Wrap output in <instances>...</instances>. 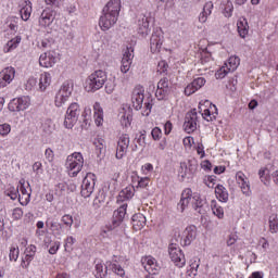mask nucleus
<instances>
[{
	"instance_id": "35",
	"label": "nucleus",
	"mask_w": 278,
	"mask_h": 278,
	"mask_svg": "<svg viewBox=\"0 0 278 278\" xmlns=\"http://www.w3.org/2000/svg\"><path fill=\"white\" fill-rule=\"evenodd\" d=\"M237 28L241 38H245L247 34H249V24L247 23V20L238 22Z\"/></svg>"
},
{
	"instance_id": "47",
	"label": "nucleus",
	"mask_w": 278,
	"mask_h": 278,
	"mask_svg": "<svg viewBox=\"0 0 278 278\" xmlns=\"http://www.w3.org/2000/svg\"><path fill=\"white\" fill-rule=\"evenodd\" d=\"M228 63H229L230 68H232V71H236L238 68V66H240V58L230 56L228 59Z\"/></svg>"
},
{
	"instance_id": "50",
	"label": "nucleus",
	"mask_w": 278,
	"mask_h": 278,
	"mask_svg": "<svg viewBox=\"0 0 278 278\" xmlns=\"http://www.w3.org/2000/svg\"><path fill=\"white\" fill-rule=\"evenodd\" d=\"M157 88L170 91V86L168 84V78L167 77L161 78L160 81L157 83Z\"/></svg>"
},
{
	"instance_id": "58",
	"label": "nucleus",
	"mask_w": 278,
	"mask_h": 278,
	"mask_svg": "<svg viewBox=\"0 0 278 278\" xmlns=\"http://www.w3.org/2000/svg\"><path fill=\"white\" fill-rule=\"evenodd\" d=\"M59 250H60V241H55L52 244V247H50L49 253H50V255H55V253H58Z\"/></svg>"
},
{
	"instance_id": "51",
	"label": "nucleus",
	"mask_w": 278,
	"mask_h": 278,
	"mask_svg": "<svg viewBox=\"0 0 278 278\" xmlns=\"http://www.w3.org/2000/svg\"><path fill=\"white\" fill-rule=\"evenodd\" d=\"M8 195L10 197V199H12V201H16V199H18V197L21 198L18 187L17 188H11Z\"/></svg>"
},
{
	"instance_id": "10",
	"label": "nucleus",
	"mask_w": 278,
	"mask_h": 278,
	"mask_svg": "<svg viewBox=\"0 0 278 278\" xmlns=\"http://www.w3.org/2000/svg\"><path fill=\"white\" fill-rule=\"evenodd\" d=\"M125 214H127V204H123L113 213L112 224L108 226L109 231H114V229L123 225Z\"/></svg>"
},
{
	"instance_id": "48",
	"label": "nucleus",
	"mask_w": 278,
	"mask_h": 278,
	"mask_svg": "<svg viewBox=\"0 0 278 278\" xmlns=\"http://www.w3.org/2000/svg\"><path fill=\"white\" fill-rule=\"evenodd\" d=\"M18 247H11L9 257L11 262H16L18 260Z\"/></svg>"
},
{
	"instance_id": "30",
	"label": "nucleus",
	"mask_w": 278,
	"mask_h": 278,
	"mask_svg": "<svg viewBox=\"0 0 278 278\" xmlns=\"http://www.w3.org/2000/svg\"><path fill=\"white\" fill-rule=\"evenodd\" d=\"M214 8V4L212 2H206L203 8V12L200 13L199 15V21L201 23H206L207 22V16L212 14V9Z\"/></svg>"
},
{
	"instance_id": "57",
	"label": "nucleus",
	"mask_w": 278,
	"mask_h": 278,
	"mask_svg": "<svg viewBox=\"0 0 278 278\" xmlns=\"http://www.w3.org/2000/svg\"><path fill=\"white\" fill-rule=\"evenodd\" d=\"M66 188H68V185H66V182H60L56 185V192H59L60 194L66 192Z\"/></svg>"
},
{
	"instance_id": "14",
	"label": "nucleus",
	"mask_w": 278,
	"mask_h": 278,
	"mask_svg": "<svg viewBox=\"0 0 278 278\" xmlns=\"http://www.w3.org/2000/svg\"><path fill=\"white\" fill-rule=\"evenodd\" d=\"M117 21H118L117 15L102 12V15L100 16L99 25L103 31H108V29H111V27H114V25H116Z\"/></svg>"
},
{
	"instance_id": "53",
	"label": "nucleus",
	"mask_w": 278,
	"mask_h": 278,
	"mask_svg": "<svg viewBox=\"0 0 278 278\" xmlns=\"http://www.w3.org/2000/svg\"><path fill=\"white\" fill-rule=\"evenodd\" d=\"M12 131V127L9 124L0 125V136H8Z\"/></svg>"
},
{
	"instance_id": "60",
	"label": "nucleus",
	"mask_w": 278,
	"mask_h": 278,
	"mask_svg": "<svg viewBox=\"0 0 278 278\" xmlns=\"http://www.w3.org/2000/svg\"><path fill=\"white\" fill-rule=\"evenodd\" d=\"M45 155L48 162H53V157H55V154L53 153V150H51V148L46 149Z\"/></svg>"
},
{
	"instance_id": "44",
	"label": "nucleus",
	"mask_w": 278,
	"mask_h": 278,
	"mask_svg": "<svg viewBox=\"0 0 278 278\" xmlns=\"http://www.w3.org/2000/svg\"><path fill=\"white\" fill-rule=\"evenodd\" d=\"M105 202V193L103 191H99L93 200V205L96 207H101V203Z\"/></svg>"
},
{
	"instance_id": "31",
	"label": "nucleus",
	"mask_w": 278,
	"mask_h": 278,
	"mask_svg": "<svg viewBox=\"0 0 278 278\" xmlns=\"http://www.w3.org/2000/svg\"><path fill=\"white\" fill-rule=\"evenodd\" d=\"M108 268H110V262L106 263L105 267L103 264L99 263L96 265V278H105L108 277Z\"/></svg>"
},
{
	"instance_id": "23",
	"label": "nucleus",
	"mask_w": 278,
	"mask_h": 278,
	"mask_svg": "<svg viewBox=\"0 0 278 278\" xmlns=\"http://www.w3.org/2000/svg\"><path fill=\"white\" fill-rule=\"evenodd\" d=\"M149 31H151V29H149V17L142 15L138 21V34L144 38L149 36Z\"/></svg>"
},
{
	"instance_id": "46",
	"label": "nucleus",
	"mask_w": 278,
	"mask_h": 278,
	"mask_svg": "<svg viewBox=\"0 0 278 278\" xmlns=\"http://www.w3.org/2000/svg\"><path fill=\"white\" fill-rule=\"evenodd\" d=\"M168 92L170 91H168L167 89H162L157 87L155 97L156 99H159V101H163V99H166V97H168Z\"/></svg>"
},
{
	"instance_id": "7",
	"label": "nucleus",
	"mask_w": 278,
	"mask_h": 278,
	"mask_svg": "<svg viewBox=\"0 0 278 278\" xmlns=\"http://www.w3.org/2000/svg\"><path fill=\"white\" fill-rule=\"evenodd\" d=\"M97 184V175L93 173H87L81 184L80 194L85 199H88L94 192V186Z\"/></svg>"
},
{
	"instance_id": "49",
	"label": "nucleus",
	"mask_w": 278,
	"mask_h": 278,
	"mask_svg": "<svg viewBox=\"0 0 278 278\" xmlns=\"http://www.w3.org/2000/svg\"><path fill=\"white\" fill-rule=\"evenodd\" d=\"M212 212L217 218H224L225 216V211L223 210V206L214 205L212 206Z\"/></svg>"
},
{
	"instance_id": "64",
	"label": "nucleus",
	"mask_w": 278,
	"mask_h": 278,
	"mask_svg": "<svg viewBox=\"0 0 278 278\" xmlns=\"http://www.w3.org/2000/svg\"><path fill=\"white\" fill-rule=\"evenodd\" d=\"M139 188H147L149 186V178H141L138 182Z\"/></svg>"
},
{
	"instance_id": "26",
	"label": "nucleus",
	"mask_w": 278,
	"mask_h": 278,
	"mask_svg": "<svg viewBox=\"0 0 278 278\" xmlns=\"http://www.w3.org/2000/svg\"><path fill=\"white\" fill-rule=\"evenodd\" d=\"M147 225V217L142 213H137L132 216V228L135 231H140Z\"/></svg>"
},
{
	"instance_id": "1",
	"label": "nucleus",
	"mask_w": 278,
	"mask_h": 278,
	"mask_svg": "<svg viewBox=\"0 0 278 278\" xmlns=\"http://www.w3.org/2000/svg\"><path fill=\"white\" fill-rule=\"evenodd\" d=\"M190 201L193 210L198 212V214H205V199H202L199 193L192 194V189H185L182 191L181 199L178 203V210L180 208V212H184V210L190 205Z\"/></svg>"
},
{
	"instance_id": "18",
	"label": "nucleus",
	"mask_w": 278,
	"mask_h": 278,
	"mask_svg": "<svg viewBox=\"0 0 278 278\" xmlns=\"http://www.w3.org/2000/svg\"><path fill=\"white\" fill-rule=\"evenodd\" d=\"M53 21H55V12L53 10L46 9L39 17V25L40 27H50Z\"/></svg>"
},
{
	"instance_id": "25",
	"label": "nucleus",
	"mask_w": 278,
	"mask_h": 278,
	"mask_svg": "<svg viewBox=\"0 0 278 278\" xmlns=\"http://www.w3.org/2000/svg\"><path fill=\"white\" fill-rule=\"evenodd\" d=\"M217 116H218V109L214 104H210V109H205L202 113V118H204V121H207V123H212L213 121H216Z\"/></svg>"
},
{
	"instance_id": "29",
	"label": "nucleus",
	"mask_w": 278,
	"mask_h": 278,
	"mask_svg": "<svg viewBox=\"0 0 278 278\" xmlns=\"http://www.w3.org/2000/svg\"><path fill=\"white\" fill-rule=\"evenodd\" d=\"M49 86H51V74L45 72L39 78V90L45 92Z\"/></svg>"
},
{
	"instance_id": "19",
	"label": "nucleus",
	"mask_w": 278,
	"mask_h": 278,
	"mask_svg": "<svg viewBox=\"0 0 278 278\" xmlns=\"http://www.w3.org/2000/svg\"><path fill=\"white\" fill-rule=\"evenodd\" d=\"M205 86V78L203 77H198L193 79L192 83H190L186 88H185V94L187 97H190V94H194L197 90H201Z\"/></svg>"
},
{
	"instance_id": "24",
	"label": "nucleus",
	"mask_w": 278,
	"mask_h": 278,
	"mask_svg": "<svg viewBox=\"0 0 278 278\" xmlns=\"http://www.w3.org/2000/svg\"><path fill=\"white\" fill-rule=\"evenodd\" d=\"M185 245L188 247L192 244L193 240H197V226H188L185 231Z\"/></svg>"
},
{
	"instance_id": "52",
	"label": "nucleus",
	"mask_w": 278,
	"mask_h": 278,
	"mask_svg": "<svg viewBox=\"0 0 278 278\" xmlns=\"http://www.w3.org/2000/svg\"><path fill=\"white\" fill-rule=\"evenodd\" d=\"M114 88H116V85L114 84V80H108L106 84H105L106 94H112L114 92Z\"/></svg>"
},
{
	"instance_id": "34",
	"label": "nucleus",
	"mask_w": 278,
	"mask_h": 278,
	"mask_svg": "<svg viewBox=\"0 0 278 278\" xmlns=\"http://www.w3.org/2000/svg\"><path fill=\"white\" fill-rule=\"evenodd\" d=\"M21 45V37H15L8 41V43L4 46V53H10V51H14L16 47Z\"/></svg>"
},
{
	"instance_id": "37",
	"label": "nucleus",
	"mask_w": 278,
	"mask_h": 278,
	"mask_svg": "<svg viewBox=\"0 0 278 278\" xmlns=\"http://www.w3.org/2000/svg\"><path fill=\"white\" fill-rule=\"evenodd\" d=\"M134 197V187H126L119 192V201H128Z\"/></svg>"
},
{
	"instance_id": "56",
	"label": "nucleus",
	"mask_w": 278,
	"mask_h": 278,
	"mask_svg": "<svg viewBox=\"0 0 278 278\" xmlns=\"http://www.w3.org/2000/svg\"><path fill=\"white\" fill-rule=\"evenodd\" d=\"M62 223H64V225H66V227H73V216L64 215L62 217Z\"/></svg>"
},
{
	"instance_id": "21",
	"label": "nucleus",
	"mask_w": 278,
	"mask_h": 278,
	"mask_svg": "<svg viewBox=\"0 0 278 278\" xmlns=\"http://www.w3.org/2000/svg\"><path fill=\"white\" fill-rule=\"evenodd\" d=\"M103 13L113 14L114 16H118L121 14V0H111L103 8Z\"/></svg>"
},
{
	"instance_id": "61",
	"label": "nucleus",
	"mask_w": 278,
	"mask_h": 278,
	"mask_svg": "<svg viewBox=\"0 0 278 278\" xmlns=\"http://www.w3.org/2000/svg\"><path fill=\"white\" fill-rule=\"evenodd\" d=\"M216 181V176H208L207 179L205 180V185L207 188H214Z\"/></svg>"
},
{
	"instance_id": "45",
	"label": "nucleus",
	"mask_w": 278,
	"mask_h": 278,
	"mask_svg": "<svg viewBox=\"0 0 278 278\" xmlns=\"http://www.w3.org/2000/svg\"><path fill=\"white\" fill-rule=\"evenodd\" d=\"M239 186L241 188L242 193L245 197H251L252 192H251V185H249V181L245 180L244 182L239 184Z\"/></svg>"
},
{
	"instance_id": "22",
	"label": "nucleus",
	"mask_w": 278,
	"mask_h": 278,
	"mask_svg": "<svg viewBox=\"0 0 278 278\" xmlns=\"http://www.w3.org/2000/svg\"><path fill=\"white\" fill-rule=\"evenodd\" d=\"M58 63V58L53 55V53H43L39 58V65L43 66V68H51L54 64Z\"/></svg>"
},
{
	"instance_id": "33",
	"label": "nucleus",
	"mask_w": 278,
	"mask_h": 278,
	"mask_svg": "<svg viewBox=\"0 0 278 278\" xmlns=\"http://www.w3.org/2000/svg\"><path fill=\"white\" fill-rule=\"evenodd\" d=\"M26 4L20 10L22 21H29L31 16V2H25Z\"/></svg>"
},
{
	"instance_id": "40",
	"label": "nucleus",
	"mask_w": 278,
	"mask_h": 278,
	"mask_svg": "<svg viewBox=\"0 0 278 278\" xmlns=\"http://www.w3.org/2000/svg\"><path fill=\"white\" fill-rule=\"evenodd\" d=\"M199 268V263L193 262L190 264V268L187 269L186 278H195Z\"/></svg>"
},
{
	"instance_id": "16",
	"label": "nucleus",
	"mask_w": 278,
	"mask_h": 278,
	"mask_svg": "<svg viewBox=\"0 0 278 278\" xmlns=\"http://www.w3.org/2000/svg\"><path fill=\"white\" fill-rule=\"evenodd\" d=\"M129 149V135H122L117 142L116 159L123 160Z\"/></svg>"
},
{
	"instance_id": "5",
	"label": "nucleus",
	"mask_w": 278,
	"mask_h": 278,
	"mask_svg": "<svg viewBox=\"0 0 278 278\" xmlns=\"http://www.w3.org/2000/svg\"><path fill=\"white\" fill-rule=\"evenodd\" d=\"M81 114V109L77 102L72 103L66 111L65 119H64V127L66 129H73L75 124L79 119V115Z\"/></svg>"
},
{
	"instance_id": "12",
	"label": "nucleus",
	"mask_w": 278,
	"mask_h": 278,
	"mask_svg": "<svg viewBox=\"0 0 278 278\" xmlns=\"http://www.w3.org/2000/svg\"><path fill=\"white\" fill-rule=\"evenodd\" d=\"M164 42V33L161 29H156L150 38V49L152 53H160L162 45Z\"/></svg>"
},
{
	"instance_id": "59",
	"label": "nucleus",
	"mask_w": 278,
	"mask_h": 278,
	"mask_svg": "<svg viewBox=\"0 0 278 278\" xmlns=\"http://www.w3.org/2000/svg\"><path fill=\"white\" fill-rule=\"evenodd\" d=\"M236 179H237V184H244V181H247V176L244 175V173L242 172H238L236 174Z\"/></svg>"
},
{
	"instance_id": "27",
	"label": "nucleus",
	"mask_w": 278,
	"mask_h": 278,
	"mask_svg": "<svg viewBox=\"0 0 278 278\" xmlns=\"http://www.w3.org/2000/svg\"><path fill=\"white\" fill-rule=\"evenodd\" d=\"M93 117L96 121V125L101 127L103 125V108H101V103L96 102L93 104Z\"/></svg>"
},
{
	"instance_id": "20",
	"label": "nucleus",
	"mask_w": 278,
	"mask_h": 278,
	"mask_svg": "<svg viewBox=\"0 0 278 278\" xmlns=\"http://www.w3.org/2000/svg\"><path fill=\"white\" fill-rule=\"evenodd\" d=\"M131 60H134V50L129 51V49H126L122 58V73H129V68H131Z\"/></svg>"
},
{
	"instance_id": "39",
	"label": "nucleus",
	"mask_w": 278,
	"mask_h": 278,
	"mask_svg": "<svg viewBox=\"0 0 278 278\" xmlns=\"http://www.w3.org/2000/svg\"><path fill=\"white\" fill-rule=\"evenodd\" d=\"M121 125L123 127H129V125H131V113L130 111L125 112V113H121Z\"/></svg>"
},
{
	"instance_id": "63",
	"label": "nucleus",
	"mask_w": 278,
	"mask_h": 278,
	"mask_svg": "<svg viewBox=\"0 0 278 278\" xmlns=\"http://www.w3.org/2000/svg\"><path fill=\"white\" fill-rule=\"evenodd\" d=\"M47 225L50 226V229L52 231H55V230L60 229V227H61L60 223H58V222H47Z\"/></svg>"
},
{
	"instance_id": "4",
	"label": "nucleus",
	"mask_w": 278,
	"mask_h": 278,
	"mask_svg": "<svg viewBox=\"0 0 278 278\" xmlns=\"http://www.w3.org/2000/svg\"><path fill=\"white\" fill-rule=\"evenodd\" d=\"M66 166L71 172L72 177H77L84 168V155L79 152H74L72 155L67 156Z\"/></svg>"
},
{
	"instance_id": "54",
	"label": "nucleus",
	"mask_w": 278,
	"mask_h": 278,
	"mask_svg": "<svg viewBox=\"0 0 278 278\" xmlns=\"http://www.w3.org/2000/svg\"><path fill=\"white\" fill-rule=\"evenodd\" d=\"M12 216L14 220H21V218H23V210L21 207L14 208Z\"/></svg>"
},
{
	"instance_id": "9",
	"label": "nucleus",
	"mask_w": 278,
	"mask_h": 278,
	"mask_svg": "<svg viewBox=\"0 0 278 278\" xmlns=\"http://www.w3.org/2000/svg\"><path fill=\"white\" fill-rule=\"evenodd\" d=\"M197 168H199V163L197 160L192 159L189 160L187 163L182 162L180 163V168H179V175L181 179H190L194 173H197Z\"/></svg>"
},
{
	"instance_id": "55",
	"label": "nucleus",
	"mask_w": 278,
	"mask_h": 278,
	"mask_svg": "<svg viewBox=\"0 0 278 278\" xmlns=\"http://www.w3.org/2000/svg\"><path fill=\"white\" fill-rule=\"evenodd\" d=\"M151 136L153 140H160V138H162V130L159 127H155L152 129Z\"/></svg>"
},
{
	"instance_id": "36",
	"label": "nucleus",
	"mask_w": 278,
	"mask_h": 278,
	"mask_svg": "<svg viewBox=\"0 0 278 278\" xmlns=\"http://www.w3.org/2000/svg\"><path fill=\"white\" fill-rule=\"evenodd\" d=\"M20 192L25 195V202H21V204L27 205L29 199H31V192H28L27 188H25V180H20Z\"/></svg>"
},
{
	"instance_id": "8",
	"label": "nucleus",
	"mask_w": 278,
	"mask_h": 278,
	"mask_svg": "<svg viewBox=\"0 0 278 278\" xmlns=\"http://www.w3.org/2000/svg\"><path fill=\"white\" fill-rule=\"evenodd\" d=\"M199 123V113H197V109H192L185 116L184 129L187 134H192L197 131Z\"/></svg>"
},
{
	"instance_id": "11",
	"label": "nucleus",
	"mask_w": 278,
	"mask_h": 278,
	"mask_svg": "<svg viewBox=\"0 0 278 278\" xmlns=\"http://www.w3.org/2000/svg\"><path fill=\"white\" fill-rule=\"evenodd\" d=\"M142 265L144 270H147V273H149L148 276H146V278H155L153 277V275H157V273H160V265L157 264V261H155V258H153L152 256H147L144 258H142Z\"/></svg>"
},
{
	"instance_id": "38",
	"label": "nucleus",
	"mask_w": 278,
	"mask_h": 278,
	"mask_svg": "<svg viewBox=\"0 0 278 278\" xmlns=\"http://www.w3.org/2000/svg\"><path fill=\"white\" fill-rule=\"evenodd\" d=\"M269 231L271 233H277L278 231V215L273 214L269 216Z\"/></svg>"
},
{
	"instance_id": "3",
	"label": "nucleus",
	"mask_w": 278,
	"mask_h": 278,
	"mask_svg": "<svg viewBox=\"0 0 278 278\" xmlns=\"http://www.w3.org/2000/svg\"><path fill=\"white\" fill-rule=\"evenodd\" d=\"M73 94V83L65 81L54 97V105L56 108H64V104Z\"/></svg>"
},
{
	"instance_id": "42",
	"label": "nucleus",
	"mask_w": 278,
	"mask_h": 278,
	"mask_svg": "<svg viewBox=\"0 0 278 278\" xmlns=\"http://www.w3.org/2000/svg\"><path fill=\"white\" fill-rule=\"evenodd\" d=\"M109 268L115 273V275H118L119 277H124L125 275V269L116 263L109 262Z\"/></svg>"
},
{
	"instance_id": "17",
	"label": "nucleus",
	"mask_w": 278,
	"mask_h": 278,
	"mask_svg": "<svg viewBox=\"0 0 278 278\" xmlns=\"http://www.w3.org/2000/svg\"><path fill=\"white\" fill-rule=\"evenodd\" d=\"M16 75V70L14 67H5L0 72V88H5Z\"/></svg>"
},
{
	"instance_id": "6",
	"label": "nucleus",
	"mask_w": 278,
	"mask_h": 278,
	"mask_svg": "<svg viewBox=\"0 0 278 278\" xmlns=\"http://www.w3.org/2000/svg\"><path fill=\"white\" fill-rule=\"evenodd\" d=\"M168 253L175 266H178V268L186 266V256L177 243L169 244Z\"/></svg>"
},
{
	"instance_id": "15",
	"label": "nucleus",
	"mask_w": 278,
	"mask_h": 278,
	"mask_svg": "<svg viewBox=\"0 0 278 278\" xmlns=\"http://www.w3.org/2000/svg\"><path fill=\"white\" fill-rule=\"evenodd\" d=\"M29 108V98H15L9 103L10 112H23Z\"/></svg>"
},
{
	"instance_id": "62",
	"label": "nucleus",
	"mask_w": 278,
	"mask_h": 278,
	"mask_svg": "<svg viewBox=\"0 0 278 278\" xmlns=\"http://www.w3.org/2000/svg\"><path fill=\"white\" fill-rule=\"evenodd\" d=\"M43 131H46V134H48V136L53 134V126H51V122H48L45 124Z\"/></svg>"
},
{
	"instance_id": "2",
	"label": "nucleus",
	"mask_w": 278,
	"mask_h": 278,
	"mask_svg": "<svg viewBox=\"0 0 278 278\" xmlns=\"http://www.w3.org/2000/svg\"><path fill=\"white\" fill-rule=\"evenodd\" d=\"M105 81H108L105 72L101 70L96 71L86 79L85 90H87V92H97V90H101V88L105 86Z\"/></svg>"
},
{
	"instance_id": "28",
	"label": "nucleus",
	"mask_w": 278,
	"mask_h": 278,
	"mask_svg": "<svg viewBox=\"0 0 278 278\" xmlns=\"http://www.w3.org/2000/svg\"><path fill=\"white\" fill-rule=\"evenodd\" d=\"M215 194L222 203H227L229 201V193L223 185H217L215 188Z\"/></svg>"
},
{
	"instance_id": "13",
	"label": "nucleus",
	"mask_w": 278,
	"mask_h": 278,
	"mask_svg": "<svg viewBox=\"0 0 278 278\" xmlns=\"http://www.w3.org/2000/svg\"><path fill=\"white\" fill-rule=\"evenodd\" d=\"M131 103L132 108H135L137 111L142 110V103H144V87L137 86L132 90Z\"/></svg>"
},
{
	"instance_id": "43",
	"label": "nucleus",
	"mask_w": 278,
	"mask_h": 278,
	"mask_svg": "<svg viewBox=\"0 0 278 278\" xmlns=\"http://www.w3.org/2000/svg\"><path fill=\"white\" fill-rule=\"evenodd\" d=\"M75 242H77V240L72 236L65 239L64 249L66 253H71V251H73V244H75Z\"/></svg>"
},
{
	"instance_id": "41",
	"label": "nucleus",
	"mask_w": 278,
	"mask_h": 278,
	"mask_svg": "<svg viewBox=\"0 0 278 278\" xmlns=\"http://www.w3.org/2000/svg\"><path fill=\"white\" fill-rule=\"evenodd\" d=\"M25 253V260L27 262V266H29V262H31V260H34V255H36V245H29L26 248Z\"/></svg>"
},
{
	"instance_id": "32",
	"label": "nucleus",
	"mask_w": 278,
	"mask_h": 278,
	"mask_svg": "<svg viewBox=\"0 0 278 278\" xmlns=\"http://www.w3.org/2000/svg\"><path fill=\"white\" fill-rule=\"evenodd\" d=\"M93 146L96 147V153H97L98 157H100V155L105 154V140L104 139H101V138L94 139Z\"/></svg>"
}]
</instances>
